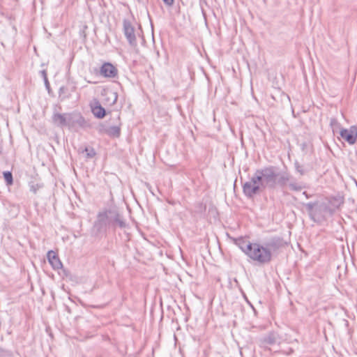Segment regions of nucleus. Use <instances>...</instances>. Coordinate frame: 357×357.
<instances>
[{
  "mask_svg": "<svg viewBox=\"0 0 357 357\" xmlns=\"http://www.w3.org/2000/svg\"><path fill=\"white\" fill-rule=\"evenodd\" d=\"M289 181V176L288 175V174H286V173L280 174L279 172V176L278 177V179H277V184H278L281 187H284L287 184Z\"/></svg>",
  "mask_w": 357,
  "mask_h": 357,
  "instance_id": "15",
  "label": "nucleus"
},
{
  "mask_svg": "<svg viewBox=\"0 0 357 357\" xmlns=\"http://www.w3.org/2000/svg\"><path fill=\"white\" fill-rule=\"evenodd\" d=\"M3 177H4V179L8 185L13 184V174L10 172H4Z\"/></svg>",
  "mask_w": 357,
  "mask_h": 357,
  "instance_id": "18",
  "label": "nucleus"
},
{
  "mask_svg": "<svg viewBox=\"0 0 357 357\" xmlns=\"http://www.w3.org/2000/svg\"><path fill=\"white\" fill-rule=\"evenodd\" d=\"M123 33L131 46L137 45V39L135 33V27L128 20H123Z\"/></svg>",
  "mask_w": 357,
  "mask_h": 357,
  "instance_id": "7",
  "label": "nucleus"
},
{
  "mask_svg": "<svg viewBox=\"0 0 357 357\" xmlns=\"http://www.w3.org/2000/svg\"><path fill=\"white\" fill-rule=\"evenodd\" d=\"M303 195H304L307 199H309V198H310V197H312V195H308V194L307 193V192H305V191H304V192H303Z\"/></svg>",
  "mask_w": 357,
  "mask_h": 357,
  "instance_id": "28",
  "label": "nucleus"
},
{
  "mask_svg": "<svg viewBox=\"0 0 357 357\" xmlns=\"http://www.w3.org/2000/svg\"><path fill=\"white\" fill-rule=\"evenodd\" d=\"M310 220L321 224L326 220V215H333L335 208H331L327 204L319 202L304 204Z\"/></svg>",
  "mask_w": 357,
  "mask_h": 357,
  "instance_id": "4",
  "label": "nucleus"
},
{
  "mask_svg": "<svg viewBox=\"0 0 357 357\" xmlns=\"http://www.w3.org/2000/svg\"><path fill=\"white\" fill-rule=\"evenodd\" d=\"M84 151L86 152L87 157L90 158L94 157L96 155V152L93 148L86 147Z\"/></svg>",
  "mask_w": 357,
  "mask_h": 357,
  "instance_id": "21",
  "label": "nucleus"
},
{
  "mask_svg": "<svg viewBox=\"0 0 357 357\" xmlns=\"http://www.w3.org/2000/svg\"><path fill=\"white\" fill-rule=\"evenodd\" d=\"M294 166H295V168H296V170L297 172H298L301 175H304L305 174V172L304 169L299 164V162L298 161H296L294 162Z\"/></svg>",
  "mask_w": 357,
  "mask_h": 357,
  "instance_id": "20",
  "label": "nucleus"
},
{
  "mask_svg": "<svg viewBox=\"0 0 357 357\" xmlns=\"http://www.w3.org/2000/svg\"><path fill=\"white\" fill-rule=\"evenodd\" d=\"M68 128L77 130L79 128H90L91 125L88 121L79 112L68 113Z\"/></svg>",
  "mask_w": 357,
  "mask_h": 357,
  "instance_id": "5",
  "label": "nucleus"
},
{
  "mask_svg": "<svg viewBox=\"0 0 357 357\" xmlns=\"http://www.w3.org/2000/svg\"><path fill=\"white\" fill-rule=\"evenodd\" d=\"M44 82H45V85L46 89L48 90V91H50V82L48 81L47 77H45V79H44Z\"/></svg>",
  "mask_w": 357,
  "mask_h": 357,
  "instance_id": "26",
  "label": "nucleus"
},
{
  "mask_svg": "<svg viewBox=\"0 0 357 357\" xmlns=\"http://www.w3.org/2000/svg\"><path fill=\"white\" fill-rule=\"evenodd\" d=\"M75 90V86L73 85V86H72V91H73Z\"/></svg>",
  "mask_w": 357,
  "mask_h": 357,
  "instance_id": "29",
  "label": "nucleus"
},
{
  "mask_svg": "<svg viewBox=\"0 0 357 357\" xmlns=\"http://www.w3.org/2000/svg\"><path fill=\"white\" fill-rule=\"evenodd\" d=\"M235 244L247 255L248 256L254 243L248 241L243 237H239L234 239Z\"/></svg>",
  "mask_w": 357,
  "mask_h": 357,
  "instance_id": "11",
  "label": "nucleus"
},
{
  "mask_svg": "<svg viewBox=\"0 0 357 357\" xmlns=\"http://www.w3.org/2000/svg\"><path fill=\"white\" fill-rule=\"evenodd\" d=\"M278 176V169L275 166L269 165L257 169L250 181L243 184V192L248 198H252L260 190L275 189Z\"/></svg>",
  "mask_w": 357,
  "mask_h": 357,
  "instance_id": "1",
  "label": "nucleus"
},
{
  "mask_svg": "<svg viewBox=\"0 0 357 357\" xmlns=\"http://www.w3.org/2000/svg\"><path fill=\"white\" fill-rule=\"evenodd\" d=\"M330 126L332 128L333 132H335L340 130L341 126L335 118H332L330 120Z\"/></svg>",
  "mask_w": 357,
  "mask_h": 357,
  "instance_id": "17",
  "label": "nucleus"
},
{
  "mask_svg": "<svg viewBox=\"0 0 357 357\" xmlns=\"http://www.w3.org/2000/svg\"><path fill=\"white\" fill-rule=\"evenodd\" d=\"M47 258L53 269L59 270L63 268V264L59 257L53 250H50L47 252Z\"/></svg>",
  "mask_w": 357,
  "mask_h": 357,
  "instance_id": "10",
  "label": "nucleus"
},
{
  "mask_svg": "<svg viewBox=\"0 0 357 357\" xmlns=\"http://www.w3.org/2000/svg\"><path fill=\"white\" fill-rule=\"evenodd\" d=\"M260 341L264 345H273L276 343L277 337L273 332H270L266 335L261 338Z\"/></svg>",
  "mask_w": 357,
  "mask_h": 357,
  "instance_id": "13",
  "label": "nucleus"
},
{
  "mask_svg": "<svg viewBox=\"0 0 357 357\" xmlns=\"http://www.w3.org/2000/svg\"><path fill=\"white\" fill-rule=\"evenodd\" d=\"M100 73L105 77L114 78L117 75L118 70L111 63L106 62L101 66Z\"/></svg>",
  "mask_w": 357,
  "mask_h": 357,
  "instance_id": "8",
  "label": "nucleus"
},
{
  "mask_svg": "<svg viewBox=\"0 0 357 357\" xmlns=\"http://www.w3.org/2000/svg\"><path fill=\"white\" fill-rule=\"evenodd\" d=\"M66 90L67 88L66 86H61L59 90V95L61 96V94L66 93Z\"/></svg>",
  "mask_w": 357,
  "mask_h": 357,
  "instance_id": "25",
  "label": "nucleus"
},
{
  "mask_svg": "<svg viewBox=\"0 0 357 357\" xmlns=\"http://www.w3.org/2000/svg\"><path fill=\"white\" fill-rule=\"evenodd\" d=\"M1 349V348H0V350Z\"/></svg>",
  "mask_w": 357,
  "mask_h": 357,
  "instance_id": "30",
  "label": "nucleus"
},
{
  "mask_svg": "<svg viewBox=\"0 0 357 357\" xmlns=\"http://www.w3.org/2000/svg\"><path fill=\"white\" fill-rule=\"evenodd\" d=\"M107 135L112 137H119L121 135V128L119 126H113L105 130Z\"/></svg>",
  "mask_w": 357,
  "mask_h": 357,
  "instance_id": "14",
  "label": "nucleus"
},
{
  "mask_svg": "<svg viewBox=\"0 0 357 357\" xmlns=\"http://www.w3.org/2000/svg\"><path fill=\"white\" fill-rule=\"evenodd\" d=\"M111 96H112L113 98V100L112 102V105H114L116 103V100H117V98H118V96H117V93H111Z\"/></svg>",
  "mask_w": 357,
  "mask_h": 357,
  "instance_id": "24",
  "label": "nucleus"
},
{
  "mask_svg": "<svg viewBox=\"0 0 357 357\" xmlns=\"http://www.w3.org/2000/svg\"><path fill=\"white\" fill-rule=\"evenodd\" d=\"M68 113L60 114L54 112L52 116V122L58 127H68Z\"/></svg>",
  "mask_w": 357,
  "mask_h": 357,
  "instance_id": "9",
  "label": "nucleus"
},
{
  "mask_svg": "<svg viewBox=\"0 0 357 357\" xmlns=\"http://www.w3.org/2000/svg\"><path fill=\"white\" fill-rule=\"evenodd\" d=\"M162 1L168 7L173 6L174 3V0H162Z\"/></svg>",
  "mask_w": 357,
  "mask_h": 357,
  "instance_id": "23",
  "label": "nucleus"
},
{
  "mask_svg": "<svg viewBox=\"0 0 357 357\" xmlns=\"http://www.w3.org/2000/svg\"><path fill=\"white\" fill-rule=\"evenodd\" d=\"M97 218L95 226L97 227L98 229H106L107 227L116 228V227L123 229L127 226V223L123 215L115 208L100 212Z\"/></svg>",
  "mask_w": 357,
  "mask_h": 357,
  "instance_id": "3",
  "label": "nucleus"
},
{
  "mask_svg": "<svg viewBox=\"0 0 357 357\" xmlns=\"http://www.w3.org/2000/svg\"><path fill=\"white\" fill-rule=\"evenodd\" d=\"M91 112L94 116L99 119H103L106 115L105 108L101 106L98 101H96L93 105H91Z\"/></svg>",
  "mask_w": 357,
  "mask_h": 357,
  "instance_id": "12",
  "label": "nucleus"
},
{
  "mask_svg": "<svg viewBox=\"0 0 357 357\" xmlns=\"http://www.w3.org/2000/svg\"><path fill=\"white\" fill-rule=\"evenodd\" d=\"M290 190L294 191H300L302 189V186L298 183H290L289 184Z\"/></svg>",
  "mask_w": 357,
  "mask_h": 357,
  "instance_id": "19",
  "label": "nucleus"
},
{
  "mask_svg": "<svg viewBox=\"0 0 357 357\" xmlns=\"http://www.w3.org/2000/svg\"><path fill=\"white\" fill-rule=\"evenodd\" d=\"M40 73H41V75L43 76V79H45V77H47L46 70H43L40 71Z\"/></svg>",
  "mask_w": 357,
  "mask_h": 357,
  "instance_id": "27",
  "label": "nucleus"
},
{
  "mask_svg": "<svg viewBox=\"0 0 357 357\" xmlns=\"http://www.w3.org/2000/svg\"><path fill=\"white\" fill-rule=\"evenodd\" d=\"M330 202L335 208H338L342 204H343L344 200L341 197H332L330 199Z\"/></svg>",
  "mask_w": 357,
  "mask_h": 357,
  "instance_id": "16",
  "label": "nucleus"
},
{
  "mask_svg": "<svg viewBox=\"0 0 357 357\" xmlns=\"http://www.w3.org/2000/svg\"><path fill=\"white\" fill-rule=\"evenodd\" d=\"M340 137L349 144L353 145L357 140V126H351L349 128H342L339 131Z\"/></svg>",
  "mask_w": 357,
  "mask_h": 357,
  "instance_id": "6",
  "label": "nucleus"
},
{
  "mask_svg": "<svg viewBox=\"0 0 357 357\" xmlns=\"http://www.w3.org/2000/svg\"><path fill=\"white\" fill-rule=\"evenodd\" d=\"M0 357H12L10 353L7 352L2 349L0 350Z\"/></svg>",
  "mask_w": 357,
  "mask_h": 357,
  "instance_id": "22",
  "label": "nucleus"
},
{
  "mask_svg": "<svg viewBox=\"0 0 357 357\" xmlns=\"http://www.w3.org/2000/svg\"><path fill=\"white\" fill-rule=\"evenodd\" d=\"M287 244L284 238L279 236H273L263 243H254L248 257L259 265L269 264L274 254Z\"/></svg>",
  "mask_w": 357,
  "mask_h": 357,
  "instance_id": "2",
  "label": "nucleus"
}]
</instances>
